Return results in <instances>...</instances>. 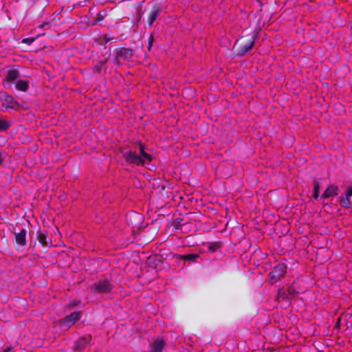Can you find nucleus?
<instances>
[{"instance_id": "nucleus-1", "label": "nucleus", "mask_w": 352, "mask_h": 352, "mask_svg": "<svg viewBox=\"0 0 352 352\" xmlns=\"http://www.w3.org/2000/svg\"><path fill=\"white\" fill-rule=\"evenodd\" d=\"M122 153L127 164L135 166H143L146 162H151L154 159L153 155L145 152L144 145L140 142L135 144L134 149L125 148Z\"/></svg>"}, {"instance_id": "nucleus-2", "label": "nucleus", "mask_w": 352, "mask_h": 352, "mask_svg": "<svg viewBox=\"0 0 352 352\" xmlns=\"http://www.w3.org/2000/svg\"><path fill=\"white\" fill-rule=\"evenodd\" d=\"M90 288L97 293L107 294L111 292L112 285L107 280H104L94 283Z\"/></svg>"}, {"instance_id": "nucleus-3", "label": "nucleus", "mask_w": 352, "mask_h": 352, "mask_svg": "<svg viewBox=\"0 0 352 352\" xmlns=\"http://www.w3.org/2000/svg\"><path fill=\"white\" fill-rule=\"evenodd\" d=\"M286 272V265L284 263H279L274 266L270 274L271 280L275 282L283 277Z\"/></svg>"}, {"instance_id": "nucleus-4", "label": "nucleus", "mask_w": 352, "mask_h": 352, "mask_svg": "<svg viewBox=\"0 0 352 352\" xmlns=\"http://www.w3.org/2000/svg\"><path fill=\"white\" fill-rule=\"evenodd\" d=\"M340 204L345 208H350L352 206V186L348 187L345 195L340 197Z\"/></svg>"}, {"instance_id": "nucleus-5", "label": "nucleus", "mask_w": 352, "mask_h": 352, "mask_svg": "<svg viewBox=\"0 0 352 352\" xmlns=\"http://www.w3.org/2000/svg\"><path fill=\"white\" fill-rule=\"evenodd\" d=\"M80 318V311H74L66 316L61 322L63 327H69L73 325Z\"/></svg>"}, {"instance_id": "nucleus-6", "label": "nucleus", "mask_w": 352, "mask_h": 352, "mask_svg": "<svg viewBox=\"0 0 352 352\" xmlns=\"http://www.w3.org/2000/svg\"><path fill=\"white\" fill-rule=\"evenodd\" d=\"M161 12L162 8L160 5L155 4L153 6L148 16V23L149 27H151L153 25V23L157 19L158 16L161 14Z\"/></svg>"}, {"instance_id": "nucleus-7", "label": "nucleus", "mask_w": 352, "mask_h": 352, "mask_svg": "<svg viewBox=\"0 0 352 352\" xmlns=\"http://www.w3.org/2000/svg\"><path fill=\"white\" fill-rule=\"evenodd\" d=\"M116 54L124 60H130L133 55V52L130 48L122 47L116 50Z\"/></svg>"}, {"instance_id": "nucleus-8", "label": "nucleus", "mask_w": 352, "mask_h": 352, "mask_svg": "<svg viewBox=\"0 0 352 352\" xmlns=\"http://www.w3.org/2000/svg\"><path fill=\"white\" fill-rule=\"evenodd\" d=\"M91 340V336H87L79 338L74 344V349L76 351H82L85 349L89 344Z\"/></svg>"}, {"instance_id": "nucleus-9", "label": "nucleus", "mask_w": 352, "mask_h": 352, "mask_svg": "<svg viewBox=\"0 0 352 352\" xmlns=\"http://www.w3.org/2000/svg\"><path fill=\"white\" fill-rule=\"evenodd\" d=\"M254 45V38L253 36L251 37L245 44L240 47L239 54L241 56L245 55L248 52H249Z\"/></svg>"}, {"instance_id": "nucleus-10", "label": "nucleus", "mask_w": 352, "mask_h": 352, "mask_svg": "<svg viewBox=\"0 0 352 352\" xmlns=\"http://www.w3.org/2000/svg\"><path fill=\"white\" fill-rule=\"evenodd\" d=\"M164 346H165V342L162 340H161V339L155 340L150 345V352H162Z\"/></svg>"}, {"instance_id": "nucleus-11", "label": "nucleus", "mask_w": 352, "mask_h": 352, "mask_svg": "<svg viewBox=\"0 0 352 352\" xmlns=\"http://www.w3.org/2000/svg\"><path fill=\"white\" fill-rule=\"evenodd\" d=\"M338 187L334 185L329 186L324 193L321 195V199L329 198L338 195Z\"/></svg>"}, {"instance_id": "nucleus-12", "label": "nucleus", "mask_w": 352, "mask_h": 352, "mask_svg": "<svg viewBox=\"0 0 352 352\" xmlns=\"http://www.w3.org/2000/svg\"><path fill=\"white\" fill-rule=\"evenodd\" d=\"M14 234L16 242L18 244L22 246L26 245V230L25 229H22L19 232Z\"/></svg>"}, {"instance_id": "nucleus-13", "label": "nucleus", "mask_w": 352, "mask_h": 352, "mask_svg": "<svg viewBox=\"0 0 352 352\" xmlns=\"http://www.w3.org/2000/svg\"><path fill=\"white\" fill-rule=\"evenodd\" d=\"M19 77V72L17 69H10L8 72L7 76L6 77V80L8 82H12L16 80Z\"/></svg>"}, {"instance_id": "nucleus-14", "label": "nucleus", "mask_w": 352, "mask_h": 352, "mask_svg": "<svg viewBox=\"0 0 352 352\" xmlns=\"http://www.w3.org/2000/svg\"><path fill=\"white\" fill-rule=\"evenodd\" d=\"M16 88L22 91H26L29 87V82L25 80H19L16 82Z\"/></svg>"}, {"instance_id": "nucleus-15", "label": "nucleus", "mask_w": 352, "mask_h": 352, "mask_svg": "<svg viewBox=\"0 0 352 352\" xmlns=\"http://www.w3.org/2000/svg\"><path fill=\"white\" fill-rule=\"evenodd\" d=\"M16 103V102L13 97L8 96L6 98L5 103H3V106H5L7 109H13Z\"/></svg>"}, {"instance_id": "nucleus-16", "label": "nucleus", "mask_w": 352, "mask_h": 352, "mask_svg": "<svg viewBox=\"0 0 352 352\" xmlns=\"http://www.w3.org/2000/svg\"><path fill=\"white\" fill-rule=\"evenodd\" d=\"M179 256L184 261H190L195 262L196 259L199 257V254H189L184 255H179Z\"/></svg>"}, {"instance_id": "nucleus-17", "label": "nucleus", "mask_w": 352, "mask_h": 352, "mask_svg": "<svg viewBox=\"0 0 352 352\" xmlns=\"http://www.w3.org/2000/svg\"><path fill=\"white\" fill-rule=\"evenodd\" d=\"M319 191H320V184L317 180L314 182V194L313 197L315 199H318L319 197Z\"/></svg>"}, {"instance_id": "nucleus-18", "label": "nucleus", "mask_w": 352, "mask_h": 352, "mask_svg": "<svg viewBox=\"0 0 352 352\" xmlns=\"http://www.w3.org/2000/svg\"><path fill=\"white\" fill-rule=\"evenodd\" d=\"M11 123L5 120H0V131H5L9 129Z\"/></svg>"}, {"instance_id": "nucleus-19", "label": "nucleus", "mask_w": 352, "mask_h": 352, "mask_svg": "<svg viewBox=\"0 0 352 352\" xmlns=\"http://www.w3.org/2000/svg\"><path fill=\"white\" fill-rule=\"evenodd\" d=\"M219 248V245L218 243H210L208 246V251L210 252H214Z\"/></svg>"}, {"instance_id": "nucleus-20", "label": "nucleus", "mask_w": 352, "mask_h": 352, "mask_svg": "<svg viewBox=\"0 0 352 352\" xmlns=\"http://www.w3.org/2000/svg\"><path fill=\"white\" fill-rule=\"evenodd\" d=\"M104 64L105 61H100V63L95 66L94 69L98 72H100L102 67L104 66Z\"/></svg>"}, {"instance_id": "nucleus-21", "label": "nucleus", "mask_w": 352, "mask_h": 352, "mask_svg": "<svg viewBox=\"0 0 352 352\" xmlns=\"http://www.w3.org/2000/svg\"><path fill=\"white\" fill-rule=\"evenodd\" d=\"M39 241L43 245H46V236L44 234H41L39 236Z\"/></svg>"}, {"instance_id": "nucleus-22", "label": "nucleus", "mask_w": 352, "mask_h": 352, "mask_svg": "<svg viewBox=\"0 0 352 352\" xmlns=\"http://www.w3.org/2000/svg\"><path fill=\"white\" fill-rule=\"evenodd\" d=\"M153 41H154V38H153V35H150V36L148 38V50H151L152 45H153Z\"/></svg>"}, {"instance_id": "nucleus-23", "label": "nucleus", "mask_w": 352, "mask_h": 352, "mask_svg": "<svg viewBox=\"0 0 352 352\" xmlns=\"http://www.w3.org/2000/svg\"><path fill=\"white\" fill-rule=\"evenodd\" d=\"M50 27V23L48 22H43L40 25H39V28H42V29H44V30H47V29H49Z\"/></svg>"}, {"instance_id": "nucleus-24", "label": "nucleus", "mask_w": 352, "mask_h": 352, "mask_svg": "<svg viewBox=\"0 0 352 352\" xmlns=\"http://www.w3.org/2000/svg\"><path fill=\"white\" fill-rule=\"evenodd\" d=\"M34 41V38H24V39L23 40V41H22V42H23V43H27V44H29V45H30V44H31Z\"/></svg>"}, {"instance_id": "nucleus-25", "label": "nucleus", "mask_w": 352, "mask_h": 352, "mask_svg": "<svg viewBox=\"0 0 352 352\" xmlns=\"http://www.w3.org/2000/svg\"><path fill=\"white\" fill-rule=\"evenodd\" d=\"M5 155L3 153L0 152V165H1L3 161L5 160Z\"/></svg>"}, {"instance_id": "nucleus-26", "label": "nucleus", "mask_w": 352, "mask_h": 352, "mask_svg": "<svg viewBox=\"0 0 352 352\" xmlns=\"http://www.w3.org/2000/svg\"><path fill=\"white\" fill-rule=\"evenodd\" d=\"M119 58H120V57H118V56L116 55V58H115V59H114V62H115V63H116V65H121L122 64H121V63L120 62Z\"/></svg>"}, {"instance_id": "nucleus-27", "label": "nucleus", "mask_w": 352, "mask_h": 352, "mask_svg": "<svg viewBox=\"0 0 352 352\" xmlns=\"http://www.w3.org/2000/svg\"><path fill=\"white\" fill-rule=\"evenodd\" d=\"M70 305H71L72 306H76V305H77V303H76V302H72L70 303Z\"/></svg>"}]
</instances>
